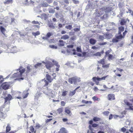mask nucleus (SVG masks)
Instances as JSON below:
<instances>
[{"label":"nucleus","instance_id":"30","mask_svg":"<svg viewBox=\"0 0 133 133\" xmlns=\"http://www.w3.org/2000/svg\"><path fill=\"white\" fill-rule=\"evenodd\" d=\"M116 38L118 40L121 39L123 38V36L121 34L119 35L116 36Z\"/></svg>","mask_w":133,"mask_h":133},{"label":"nucleus","instance_id":"61","mask_svg":"<svg viewBox=\"0 0 133 133\" xmlns=\"http://www.w3.org/2000/svg\"><path fill=\"white\" fill-rule=\"evenodd\" d=\"M129 131L131 133H133V127H131V129L129 130Z\"/></svg>","mask_w":133,"mask_h":133},{"label":"nucleus","instance_id":"41","mask_svg":"<svg viewBox=\"0 0 133 133\" xmlns=\"http://www.w3.org/2000/svg\"><path fill=\"white\" fill-rule=\"evenodd\" d=\"M48 26L49 27H50V28H52L53 29H54L55 28V26H54L53 25V24L52 23L49 24L48 25Z\"/></svg>","mask_w":133,"mask_h":133},{"label":"nucleus","instance_id":"33","mask_svg":"<svg viewBox=\"0 0 133 133\" xmlns=\"http://www.w3.org/2000/svg\"><path fill=\"white\" fill-rule=\"evenodd\" d=\"M92 98L94 101H100V99L97 97L96 96H94L92 97Z\"/></svg>","mask_w":133,"mask_h":133},{"label":"nucleus","instance_id":"12","mask_svg":"<svg viewBox=\"0 0 133 133\" xmlns=\"http://www.w3.org/2000/svg\"><path fill=\"white\" fill-rule=\"evenodd\" d=\"M41 82L42 84H44V86L47 85L49 83V82L45 79H42Z\"/></svg>","mask_w":133,"mask_h":133},{"label":"nucleus","instance_id":"49","mask_svg":"<svg viewBox=\"0 0 133 133\" xmlns=\"http://www.w3.org/2000/svg\"><path fill=\"white\" fill-rule=\"evenodd\" d=\"M118 41V40L116 38H114L112 39V42L113 43H117Z\"/></svg>","mask_w":133,"mask_h":133},{"label":"nucleus","instance_id":"39","mask_svg":"<svg viewBox=\"0 0 133 133\" xmlns=\"http://www.w3.org/2000/svg\"><path fill=\"white\" fill-rule=\"evenodd\" d=\"M93 55L96 56H100L101 55V53L100 52H97L94 54Z\"/></svg>","mask_w":133,"mask_h":133},{"label":"nucleus","instance_id":"26","mask_svg":"<svg viewBox=\"0 0 133 133\" xmlns=\"http://www.w3.org/2000/svg\"><path fill=\"white\" fill-rule=\"evenodd\" d=\"M89 128L91 130L90 131H89V130H88L87 133H95L92 131L93 130V129L92 128V127L91 125H89Z\"/></svg>","mask_w":133,"mask_h":133},{"label":"nucleus","instance_id":"64","mask_svg":"<svg viewBox=\"0 0 133 133\" xmlns=\"http://www.w3.org/2000/svg\"><path fill=\"white\" fill-rule=\"evenodd\" d=\"M0 133H15L14 131H11L10 132H9L8 133H5V132H0Z\"/></svg>","mask_w":133,"mask_h":133},{"label":"nucleus","instance_id":"29","mask_svg":"<svg viewBox=\"0 0 133 133\" xmlns=\"http://www.w3.org/2000/svg\"><path fill=\"white\" fill-rule=\"evenodd\" d=\"M49 12L50 13L54 14L55 12V10H54L52 8H49Z\"/></svg>","mask_w":133,"mask_h":133},{"label":"nucleus","instance_id":"42","mask_svg":"<svg viewBox=\"0 0 133 133\" xmlns=\"http://www.w3.org/2000/svg\"><path fill=\"white\" fill-rule=\"evenodd\" d=\"M77 51L78 52H81V47H77L76 48Z\"/></svg>","mask_w":133,"mask_h":133},{"label":"nucleus","instance_id":"37","mask_svg":"<svg viewBox=\"0 0 133 133\" xmlns=\"http://www.w3.org/2000/svg\"><path fill=\"white\" fill-rule=\"evenodd\" d=\"M52 35V33L50 32H48L46 35V36L48 38H49Z\"/></svg>","mask_w":133,"mask_h":133},{"label":"nucleus","instance_id":"10","mask_svg":"<svg viewBox=\"0 0 133 133\" xmlns=\"http://www.w3.org/2000/svg\"><path fill=\"white\" fill-rule=\"evenodd\" d=\"M65 112L70 116L71 115V113L70 110V108L68 107H67L65 108Z\"/></svg>","mask_w":133,"mask_h":133},{"label":"nucleus","instance_id":"7","mask_svg":"<svg viewBox=\"0 0 133 133\" xmlns=\"http://www.w3.org/2000/svg\"><path fill=\"white\" fill-rule=\"evenodd\" d=\"M118 5L119 7L120 8V14L121 16H122L123 14L125 12V11H124L123 10L122 11V8L123 7V3H120Z\"/></svg>","mask_w":133,"mask_h":133},{"label":"nucleus","instance_id":"8","mask_svg":"<svg viewBox=\"0 0 133 133\" xmlns=\"http://www.w3.org/2000/svg\"><path fill=\"white\" fill-rule=\"evenodd\" d=\"M12 98V97L10 94H8L7 97L4 98L5 100L4 103H6L8 101H10Z\"/></svg>","mask_w":133,"mask_h":133},{"label":"nucleus","instance_id":"57","mask_svg":"<svg viewBox=\"0 0 133 133\" xmlns=\"http://www.w3.org/2000/svg\"><path fill=\"white\" fill-rule=\"evenodd\" d=\"M67 47L68 48H72L74 47V45H67Z\"/></svg>","mask_w":133,"mask_h":133},{"label":"nucleus","instance_id":"43","mask_svg":"<svg viewBox=\"0 0 133 133\" xmlns=\"http://www.w3.org/2000/svg\"><path fill=\"white\" fill-rule=\"evenodd\" d=\"M126 130L127 129L126 128H125L124 127H123L121 129L120 131L121 132H122L124 133L126 131Z\"/></svg>","mask_w":133,"mask_h":133},{"label":"nucleus","instance_id":"52","mask_svg":"<svg viewBox=\"0 0 133 133\" xmlns=\"http://www.w3.org/2000/svg\"><path fill=\"white\" fill-rule=\"evenodd\" d=\"M57 111L59 114H60L62 111V108H59L57 109Z\"/></svg>","mask_w":133,"mask_h":133},{"label":"nucleus","instance_id":"9","mask_svg":"<svg viewBox=\"0 0 133 133\" xmlns=\"http://www.w3.org/2000/svg\"><path fill=\"white\" fill-rule=\"evenodd\" d=\"M108 99L109 100H114L115 99V95L114 94H110L108 95Z\"/></svg>","mask_w":133,"mask_h":133},{"label":"nucleus","instance_id":"47","mask_svg":"<svg viewBox=\"0 0 133 133\" xmlns=\"http://www.w3.org/2000/svg\"><path fill=\"white\" fill-rule=\"evenodd\" d=\"M40 34V32L39 31H37L36 32H34V36L36 37V36L39 35Z\"/></svg>","mask_w":133,"mask_h":133},{"label":"nucleus","instance_id":"44","mask_svg":"<svg viewBox=\"0 0 133 133\" xmlns=\"http://www.w3.org/2000/svg\"><path fill=\"white\" fill-rule=\"evenodd\" d=\"M53 62L54 63V64L57 66V67H59L60 65H58V63L57 62L55 61H54V60L53 61Z\"/></svg>","mask_w":133,"mask_h":133},{"label":"nucleus","instance_id":"23","mask_svg":"<svg viewBox=\"0 0 133 133\" xmlns=\"http://www.w3.org/2000/svg\"><path fill=\"white\" fill-rule=\"evenodd\" d=\"M45 66L46 68L50 70L51 69V67L52 66V65L51 64L48 63L46 64Z\"/></svg>","mask_w":133,"mask_h":133},{"label":"nucleus","instance_id":"63","mask_svg":"<svg viewBox=\"0 0 133 133\" xmlns=\"http://www.w3.org/2000/svg\"><path fill=\"white\" fill-rule=\"evenodd\" d=\"M102 67L103 68H108L109 67L108 65H103Z\"/></svg>","mask_w":133,"mask_h":133},{"label":"nucleus","instance_id":"28","mask_svg":"<svg viewBox=\"0 0 133 133\" xmlns=\"http://www.w3.org/2000/svg\"><path fill=\"white\" fill-rule=\"evenodd\" d=\"M126 21L124 19H122L121 20L120 22V24L121 25H123L126 23Z\"/></svg>","mask_w":133,"mask_h":133},{"label":"nucleus","instance_id":"53","mask_svg":"<svg viewBox=\"0 0 133 133\" xmlns=\"http://www.w3.org/2000/svg\"><path fill=\"white\" fill-rule=\"evenodd\" d=\"M76 32H78L80 30V28H76L73 29Z\"/></svg>","mask_w":133,"mask_h":133},{"label":"nucleus","instance_id":"50","mask_svg":"<svg viewBox=\"0 0 133 133\" xmlns=\"http://www.w3.org/2000/svg\"><path fill=\"white\" fill-rule=\"evenodd\" d=\"M67 91H63L62 93V96H65L67 94Z\"/></svg>","mask_w":133,"mask_h":133},{"label":"nucleus","instance_id":"56","mask_svg":"<svg viewBox=\"0 0 133 133\" xmlns=\"http://www.w3.org/2000/svg\"><path fill=\"white\" fill-rule=\"evenodd\" d=\"M98 126V124L94 123L92 124V127L94 128Z\"/></svg>","mask_w":133,"mask_h":133},{"label":"nucleus","instance_id":"13","mask_svg":"<svg viewBox=\"0 0 133 133\" xmlns=\"http://www.w3.org/2000/svg\"><path fill=\"white\" fill-rule=\"evenodd\" d=\"M42 63H38L35 65L34 66L35 68L36 69L38 70L41 66Z\"/></svg>","mask_w":133,"mask_h":133},{"label":"nucleus","instance_id":"15","mask_svg":"<svg viewBox=\"0 0 133 133\" xmlns=\"http://www.w3.org/2000/svg\"><path fill=\"white\" fill-rule=\"evenodd\" d=\"M0 30L1 32L4 35H5V32L6 31L5 29L2 26H0Z\"/></svg>","mask_w":133,"mask_h":133},{"label":"nucleus","instance_id":"5","mask_svg":"<svg viewBox=\"0 0 133 133\" xmlns=\"http://www.w3.org/2000/svg\"><path fill=\"white\" fill-rule=\"evenodd\" d=\"M111 8L108 6H104L102 8V10L106 12H108L111 11Z\"/></svg>","mask_w":133,"mask_h":133},{"label":"nucleus","instance_id":"20","mask_svg":"<svg viewBox=\"0 0 133 133\" xmlns=\"http://www.w3.org/2000/svg\"><path fill=\"white\" fill-rule=\"evenodd\" d=\"M125 104L128 106H129V109L132 110H133V108L132 107L133 106H132V104H131L129 102H127L126 103L125 102Z\"/></svg>","mask_w":133,"mask_h":133},{"label":"nucleus","instance_id":"18","mask_svg":"<svg viewBox=\"0 0 133 133\" xmlns=\"http://www.w3.org/2000/svg\"><path fill=\"white\" fill-rule=\"evenodd\" d=\"M96 42V41L93 38H91L89 40V42L92 45L95 44Z\"/></svg>","mask_w":133,"mask_h":133},{"label":"nucleus","instance_id":"17","mask_svg":"<svg viewBox=\"0 0 133 133\" xmlns=\"http://www.w3.org/2000/svg\"><path fill=\"white\" fill-rule=\"evenodd\" d=\"M27 91H24L23 92V95L22 96L23 98H26L29 95V93L27 92Z\"/></svg>","mask_w":133,"mask_h":133},{"label":"nucleus","instance_id":"58","mask_svg":"<svg viewBox=\"0 0 133 133\" xmlns=\"http://www.w3.org/2000/svg\"><path fill=\"white\" fill-rule=\"evenodd\" d=\"M46 1L48 3L50 4L52 3L53 1V0H46Z\"/></svg>","mask_w":133,"mask_h":133},{"label":"nucleus","instance_id":"27","mask_svg":"<svg viewBox=\"0 0 133 133\" xmlns=\"http://www.w3.org/2000/svg\"><path fill=\"white\" fill-rule=\"evenodd\" d=\"M82 102L83 103H84L86 104H88L89 103H90V104H91L92 103V102L91 101H86L84 100H82Z\"/></svg>","mask_w":133,"mask_h":133},{"label":"nucleus","instance_id":"24","mask_svg":"<svg viewBox=\"0 0 133 133\" xmlns=\"http://www.w3.org/2000/svg\"><path fill=\"white\" fill-rule=\"evenodd\" d=\"M41 5L42 7H47L48 6H50L46 2H43L41 3Z\"/></svg>","mask_w":133,"mask_h":133},{"label":"nucleus","instance_id":"48","mask_svg":"<svg viewBox=\"0 0 133 133\" xmlns=\"http://www.w3.org/2000/svg\"><path fill=\"white\" fill-rule=\"evenodd\" d=\"M73 2L75 4H78L79 3V1L78 0H72Z\"/></svg>","mask_w":133,"mask_h":133},{"label":"nucleus","instance_id":"11","mask_svg":"<svg viewBox=\"0 0 133 133\" xmlns=\"http://www.w3.org/2000/svg\"><path fill=\"white\" fill-rule=\"evenodd\" d=\"M34 24H38V25H34V28H36V30H37L39 28V24L38 21H34Z\"/></svg>","mask_w":133,"mask_h":133},{"label":"nucleus","instance_id":"21","mask_svg":"<svg viewBox=\"0 0 133 133\" xmlns=\"http://www.w3.org/2000/svg\"><path fill=\"white\" fill-rule=\"evenodd\" d=\"M69 38V36L68 35H65L61 37V39L64 40H66L68 39Z\"/></svg>","mask_w":133,"mask_h":133},{"label":"nucleus","instance_id":"40","mask_svg":"<svg viewBox=\"0 0 133 133\" xmlns=\"http://www.w3.org/2000/svg\"><path fill=\"white\" fill-rule=\"evenodd\" d=\"M119 31L122 32L124 30V27L123 26H121L119 28Z\"/></svg>","mask_w":133,"mask_h":133},{"label":"nucleus","instance_id":"59","mask_svg":"<svg viewBox=\"0 0 133 133\" xmlns=\"http://www.w3.org/2000/svg\"><path fill=\"white\" fill-rule=\"evenodd\" d=\"M43 39L44 40H48L49 39V38H48L47 36H45L43 37Z\"/></svg>","mask_w":133,"mask_h":133},{"label":"nucleus","instance_id":"16","mask_svg":"<svg viewBox=\"0 0 133 133\" xmlns=\"http://www.w3.org/2000/svg\"><path fill=\"white\" fill-rule=\"evenodd\" d=\"M13 0H6L4 2V3L5 4H12L13 2Z\"/></svg>","mask_w":133,"mask_h":133},{"label":"nucleus","instance_id":"35","mask_svg":"<svg viewBox=\"0 0 133 133\" xmlns=\"http://www.w3.org/2000/svg\"><path fill=\"white\" fill-rule=\"evenodd\" d=\"M49 47L50 48L53 49H56L57 48V46H55L54 45H49Z\"/></svg>","mask_w":133,"mask_h":133},{"label":"nucleus","instance_id":"36","mask_svg":"<svg viewBox=\"0 0 133 133\" xmlns=\"http://www.w3.org/2000/svg\"><path fill=\"white\" fill-rule=\"evenodd\" d=\"M49 92L45 93V94L47 95L51 96L52 94V91L50 89V90H49Z\"/></svg>","mask_w":133,"mask_h":133},{"label":"nucleus","instance_id":"45","mask_svg":"<svg viewBox=\"0 0 133 133\" xmlns=\"http://www.w3.org/2000/svg\"><path fill=\"white\" fill-rule=\"evenodd\" d=\"M27 70L26 71L27 73H28L30 72L31 70V69L30 68V66H28L27 67Z\"/></svg>","mask_w":133,"mask_h":133},{"label":"nucleus","instance_id":"3","mask_svg":"<svg viewBox=\"0 0 133 133\" xmlns=\"http://www.w3.org/2000/svg\"><path fill=\"white\" fill-rule=\"evenodd\" d=\"M108 76V75H107L106 76H103L101 78H99L98 77H95L92 78V79L93 80V81L95 82L96 85H98L99 83V81L105 80L106 78Z\"/></svg>","mask_w":133,"mask_h":133},{"label":"nucleus","instance_id":"46","mask_svg":"<svg viewBox=\"0 0 133 133\" xmlns=\"http://www.w3.org/2000/svg\"><path fill=\"white\" fill-rule=\"evenodd\" d=\"M109 112L108 111H104L103 112V114L104 115L108 116L109 114Z\"/></svg>","mask_w":133,"mask_h":133},{"label":"nucleus","instance_id":"51","mask_svg":"<svg viewBox=\"0 0 133 133\" xmlns=\"http://www.w3.org/2000/svg\"><path fill=\"white\" fill-rule=\"evenodd\" d=\"M41 94L40 93H37L36 95V96L35 97V99L36 100V98L37 97H38L40 96L41 95Z\"/></svg>","mask_w":133,"mask_h":133},{"label":"nucleus","instance_id":"38","mask_svg":"<svg viewBox=\"0 0 133 133\" xmlns=\"http://www.w3.org/2000/svg\"><path fill=\"white\" fill-rule=\"evenodd\" d=\"M65 28L67 29L70 30L72 28V25H69L68 26H65Z\"/></svg>","mask_w":133,"mask_h":133},{"label":"nucleus","instance_id":"54","mask_svg":"<svg viewBox=\"0 0 133 133\" xmlns=\"http://www.w3.org/2000/svg\"><path fill=\"white\" fill-rule=\"evenodd\" d=\"M65 102L64 101H62L61 102V105L62 106H64L65 105Z\"/></svg>","mask_w":133,"mask_h":133},{"label":"nucleus","instance_id":"1","mask_svg":"<svg viewBox=\"0 0 133 133\" xmlns=\"http://www.w3.org/2000/svg\"><path fill=\"white\" fill-rule=\"evenodd\" d=\"M25 69L23 68L22 66H21L19 68L17 69V71H19V72L15 73L13 75L14 77L15 78H18L19 80H23L24 78L22 77L23 74L25 71Z\"/></svg>","mask_w":133,"mask_h":133},{"label":"nucleus","instance_id":"6","mask_svg":"<svg viewBox=\"0 0 133 133\" xmlns=\"http://www.w3.org/2000/svg\"><path fill=\"white\" fill-rule=\"evenodd\" d=\"M3 108L2 107H0V120L1 119H4V113L3 112Z\"/></svg>","mask_w":133,"mask_h":133},{"label":"nucleus","instance_id":"62","mask_svg":"<svg viewBox=\"0 0 133 133\" xmlns=\"http://www.w3.org/2000/svg\"><path fill=\"white\" fill-rule=\"evenodd\" d=\"M99 38L101 40H103L104 39V37L103 36H99Z\"/></svg>","mask_w":133,"mask_h":133},{"label":"nucleus","instance_id":"34","mask_svg":"<svg viewBox=\"0 0 133 133\" xmlns=\"http://www.w3.org/2000/svg\"><path fill=\"white\" fill-rule=\"evenodd\" d=\"M98 63L101 64L103 65L105 63L104 60V59H102L101 60L98 61Z\"/></svg>","mask_w":133,"mask_h":133},{"label":"nucleus","instance_id":"22","mask_svg":"<svg viewBox=\"0 0 133 133\" xmlns=\"http://www.w3.org/2000/svg\"><path fill=\"white\" fill-rule=\"evenodd\" d=\"M11 130V127L10 125L9 124H8L7 126L6 127V132L5 133H8Z\"/></svg>","mask_w":133,"mask_h":133},{"label":"nucleus","instance_id":"60","mask_svg":"<svg viewBox=\"0 0 133 133\" xmlns=\"http://www.w3.org/2000/svg\"><path fill=\"white\" fill-rule=\"evenodd\" d=\"M40 126L39 124H37L35 126V128L37 129H38L40 127Z\"/></svg>","mask_w":133,"mask_h":133},{"label":"nucleus","instance_id":"19","mask_svg":"<svg viewBox=\"0 0 133 133\" xmlns=\"http://www.w3.org/2000/svg\"><path fill=\"white\" fill-rule=\"evenodd\" d=\"M60 133H67L66 130L64 128H62L60 130Z\"/></svg>","mask_w":133,"mask_h":133},{"label":"nucleus","instance_id":"2","mask_svg":"<svg viewBox=\"0 0 133 133\" xmlns=\"http://www.w3.org/2000/svg\"><path fill=\"white\" fill-rule=\"evenodd\" d=\"M68 81L71 84H74L75 85H76L77 84V82L81 81V79L79 77L75 76L69 78Z\"/></svg>","mask_w":133,"mask_h":133},{"label":"nucleus","instance_id":"14","mask_svg":"<svg viewBox=\"0 0 133 133\" xmlns=\"http://www.w3.org/2000/svg\"><path fill=\"white\" fill-rule=\"evenodd\" d=\"M46 79L49 82H51L52 79L51 78V76L47 74L46 75Z\"/></svg>","mask_w":133,"mask_h":133},{"label":"nucleus","instance_id":"32","mask_svg":"<svg viewBox=\"0 0 133 133\" xmlns=\"http://www.w3.org/2000/svg\"><path fill=\"white\" fill-rule=\"evenodd\" d=\"M101 119L100 118L96 117H94L93 118V121L94 122H96L99 121Z\"/></svg>","mask_w":133,"mask_h":133},{"label":"nucleus","instance_id":"25","mask_svg":"<svg viewBox=\"0 0 133 133\" xmlns=\"http://www.w3.org/2000/svg\"><path fill=\"white\" fill-rule=\"evenodd\" d=\"M59 43L58 44L59 46H63L64 45L63 41L62 40H60L59 41Z\"/></svg>","mask_w":133,"mask_h":133},{"label":"nucleus","instance_id":"55","mask_svg":"<svg viewBox=\"0 0 133 133\" xmlns=\"http://www.w3.org/2000/svg\"><path fill=\"white\" fill-rule=\"evenodd\" d=\"M108 59H112V58L113 56V55L111 54H109L108 55Z\"/></svg>","mask_w":133,"mask_h":133},{"label":"nucleus","instance_id":"31","mask_svg":"<svg viewBox=\"0 0 133 133\" xmlns=\"http://www.w3.org/2000/svg\"><path fill=\"white\" fill-rule=\"evenodd\" d=\"M76 91L74 90L73 91H70L69 93V96H72L74 95Z\"/></svg>","mask_w":133,"mask_h":133},{"label":"nucleus","instance_id":"4","mask_svg":"<svg viewBox=\"0 0 133 133\" xmlns=\"http://www.w3.org/2000/svg\"><path fill=\"white\" fill-rule=\"evenodd\" d=\"M1 86L3 89L6 90L9 88L10 85L8 82H5L2 83Z\"/></svg>","mask_w":133,"mask_h":133}]
</instances>
